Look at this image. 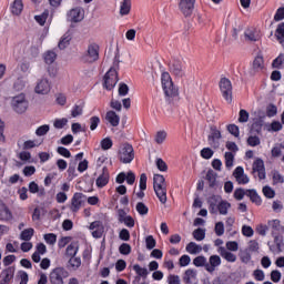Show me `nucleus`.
Listing matches in <instances>:
<instances>
[{"label": "nucleus", "instance_id": "f257e3e1", "mask_svg": "<svg viewBox=\"0 0 284 284\" xmlns=\"http://www.w3.org/2000/svg\"><path fill=\"white\" fill-rule=\"evenodd\" d=\"M153 190L162 205L168 203V185L165 184V176L161 174H154L153 176Z\"/></svg>", "mask_w": 284, "mask_h": 284}, {"label": "nucleus", "instance_id": "f03ea898", "mask_svg": "<svg viewBox=\"0 0 284 284\" xmlns=\"http://www.w3.org/2000/svg\"><path fill=\"white\" fill-rule=\"evenodd\" d=\"M161 83L165 97H179V89L174 87V82H172V77L169 72L162 73Z\"/></svg>", "mask_w": 284, "mask_h": 284}, {"label": "nucleus", "instance_id": "7ed1b4c3", "mask_svg": "<svg viewBox=\"0 0 284 284\" xmlns=\"http://www.w3.org/2000/svg\"><path fill=\"white\" fill-rule=\"evenodd\" d=\"M118 159L121 163L128 164L134 161V148L130 143H125L118 152Z\"/></svg>", "mask_w": 284, "mask_h": 284}, {"label": "nucleus", "instance_id": "20e7f679", "mask_svg": "<svg viewBox=\"0 0 284 284\" xmlns=\"http://www.w3.org/2000/svg\"><path fill=\"white\" fill-rule=\"evenodd\" d=\"M70 276L68 270L63 267L53 268L49 275V281L51 284H65V278Z\"/></svg>", "mask_w": 284, "mask_h": 284}, {"label": "nucleus", "instance_id": "39448f33", "mask_svg": "<svg viewBox=\"0 0 284 284\" xmlns=\"http://www.w3.org/2000/svg\"><path fill=\"white\" fill-rule=\"evenodd\" d=\"M81 61L92 64L99 61V44L91 43L88 45L87 52L81 57Z\"/></svg>", "mask_w": 284, "mask_h": 284}, {"label": "nucleus", "instance_id": "423d86ee", "mask_svg": "<svg viewBox=\"0 0 284 284\" xmlns=\"http://www.w3.org/2000/svg\"><path fill=\"white\" fill-rule=\"evenodd\" d=\"M11 108L18 114H23V112L28 110V100L26 99V94L20 93L19 95L13 97L11 100Z\"/></svg>", "mask_w": 284, "mask_h": 284}, {"label": "nucleus", "instance_id": "0eeeda50", "mask_svg": "<svg viewBox=\"0 0 284 284\" xmlns=\"http://www.w3.org/2000/svg\"><path fill=\"white\" fill-rule=\"evenodd\" d=\"M219 88L223 99L227 103H232V81H230L227 78H221Z\"/></svg>", "mask_w": 284, "mask_h": 284}, {"label": "nucleus", "instance_id": "6e6552de", "mask_svg": "<svg viewBox=\"0 0 284 284\" xmlns=\"http://www.w3.org/2000/svg\"><path fill=\"white\" fill-rule=\"evenodd\" d=\"M116 83H119V73L116 69L112 67L105 74H104V88L105 90H114Z\"/></svg>", "mask_w": 284, "mask_h": 284}, {"label": "nucleus", "instance_id": "1a4fd4ad", "mask_svg": "<svg viewBox=\"0 0 284 284\" xmlns=\"http://www.w3.org/2000/svg\"><path fill=\"white\" fill-rule=\"evenodd\" d=\"M221 139H223L221 131L216 126H211V132L207 136L209 145L216 150L217 148L221 146Z\"/></svg>", "mask_w": 284, "mask_h": 284}, {"label": "nucleus", "instance_id": "9d476101", "mask_svg": "<svg viewBox=\"0 0 284 284\" xmlns=\"http://www.w3.org/2000/svg\"><path fill=\"white\" fill-rule=\"evenodd\" d=\"M83 203H85V194L83 193H74L71 199V204L69 206V210L73 212V214H77L79 210H81Z\"/></svg>", "mask_w": 284, "mask_h": 284}, {"label": "nucleus", "instance_id": "9b49d317", "mask_svg": "<svg viewBox=\"0 0 284 284\" xmlns=\"http://www.w3.org/2000/svg\"><path fill=\"white\" fill-rule=\"evenodd\" d=\"M169 70L174 77H179L180 79L185 77V69H183V62L178 59H173L170 61Z\"/></svg>", "mask_w": 284, "mask_h": 284}, {"label": "nucleus", "instance_id": "f8f14e48", "mask_svg": "<svg viewBox=\"0 0 284 284\" xmlns=\"http://www.w3.org/2000/svg\"><path fill=\"white\" fill-rule=\"evenodd\" d=\"M0 221L2 223H10L14 221V215L12 214V211L3 201H0Z\"/></svg>", "mask_w": 284, "mask_h": 284}, {"label": "nucleus", "instance_id": "ddd939ff", "mask_svg": "<svg viewBox=\"0 0 284 284\" xmlns=\"http://www.w3.org/2000/svg\"><path fill=\"white\" fill-rule=\"evenodd\" d=\"M233 176L239 185H247L250 178L245 174L243 166H236L233 171Z\"/></svg>", "mask_w": 284, "mask_h": 284}, {"label": "nucleus", "instance_id": "4468645a", "mask_svg": "<svg viewBox=\"0 0 284 284\" xmlns=\"http://www.w3.org/2000/svg\"><path fill=\"white\" fill-rule=\"evenodd\" d=\"M194 3L196 0H180L179 8L184 17H191L194 12Z\"/></svg>", "mask_w": 284, "mask_h": 284}, {"label": "nucleus", "instance_id": "2eb2a0df", "mask_svg": "<svg viewBox=\"0 0 284 284\" xmlns=\"http://www.w3.org/2000/svg\"><path fill=\"white\" fill-rule=\"evenodd\" d=\"M84 17L85 14L83 12V9L78 7L69 11L68 21H71V23H79L83 21Z\"/></svg>", "mask_w": 284, "mask_h": 284}, {"label": "nucleus", "instance_id": "dca6fc26", "mask_svg": "<svg viewBox=\"0 0 284 284\" xmlns=\"http://www.w3.org/2000/svg\"><path fill=\"white\" fill-rule=\"evenodd\" d=\"M108 183H110V171L108 170V166H104L102 168V173L95 180V185L101 190L102 187H105Z\"/></svg>", "mask_w": 284, "mask_h": 284}, {"label": "nucleus", "instance_id": "f3484780", "mask_svg": "<svg viewBox=\"0 0 284 284\" xmlns=\"http://www.w3.org/2000/svg\"><path fill=\"white\" fill-rule=\"evenodd\" d=\"M89 230L92 231L93 239H101L103 236V232H105V227L101 221H94L90 224Z\"/></svg>", "mask_w": 284, "mask_h": 284}, {"label": "nucleus", "instance_id": "a211bd4d", "mask_svg": "<svg viewBox=\"0 0 284 284\" xmlns=\"http://www.w3.org/2000/svg\"><path fill=\"white\" fill-rule=\"evenodd\" d=\"M133 271L135 272L136 276L133 280V284L141 283V278H148L150 271L146 267H143L139 264L133 265Z\"/></svg>", "mask_w": 284, "mask_h": 284}, {"label": "nucleus", "instance_id": "6ab92c4d", "mask_svg": "<svg viewBox=\"0 0 284 284\" xmlns=\"http://www.w3.org/2000/svg\"><path fill=\"white\" fill-rule=\"evenodd\" d=\"M14 266H8L7 268L2 270L0 274V284H10V281L14 278Z\"/></svg>", "mask_w": 284, "mask_h": 284}, {"label": "nucleus", "instance_id": "aec40b11", "mask_svg": "<svg viewBox=\"0 0 284 284\" xmlns=\"http://www.w3.org/2000/svg\"><path fill=\"white\" fill-rule=\"evenodd\" d=\"M263 70H265V60L263 55H257L253 61L251 74H258V72H263Z\"/></svg>", "mask_w": 284, "mask_h": 284}, {"label": "nucleus", "instance_id": "412c9836", "mask_svg": "<svg viewBox=\"0 0 284 284\" xmlns=\"http://www.w3.org/2000/svg\"><path fill=\"white\" fill-rule=\"evenodd\" d=\"M219 266H221V256L211 255L209 257V262H206V272H209V274H213V272H216V267Z\"/></svg>", "mask_w": 284, "mask_h": 284}, {"label": "nucleus", "instance_id": "4be33fe9", "mask_svg": "<svg viewBox=\"0 0 284 284\" xmlns=\"http://www.w3.org/2000/svg\"><path fill=\"white\" fill-rule=\"evenodd\" d=\"M34 90L37 94H49L52 87L50 85V81L48 79H42L37 83Z\"/></svg>", "mask_w": 284, "mask_h": 284}, {"label": "nucleus", "instance_id": "5701e85b", "mask_svg": "<svg viewBox=\"0 0 284 284\" xmlns=\"http://www.w3.org/2000/svg\"><path fill=\"white\" fill-rule=\"evenodd\" d=\"M48 252V247L43 243H38L36 245V251L32 254L31 258L33 263H41V256Z\"/></svg>", "mask_w": 284, "mask_h": 284}, {"label": "nucleus", "instance_id": "b1692460", "mask_svg": "<svg viewBox=\"0 0 284 284\" xmlns=\"http://www.w3.org/2000/svg\"><path fill=\"white\" fill-rule=\"evenodd\" d=\"M216 179H219V173L210 169L206 172L205 180L207 181L209 187H211V190H216V187H219V181H216Z\"/></svg>", "mask_w": 284, "mask_h": 284}, {"label": "nucleus", "instance_id": "393cba45", "mask_svg": "<svg viewBox=\"0 0 284 284\" xmlns=\"http://www.w3.org/2000/svg\"><path fill=\"white\" fill-rule=\"evenodd\" d=\"M253 172H257L260 181L265 179V162L262 159H257L253 163Z\"/></svg>", "mask_w": 284, "mask_h": 284}, {"label": "nucleus", "instance_id": "a878e982", "mask_svg": "<svg viewBox=\"0 0 284 284\" xmlns=\"http://www.w3.org/2000/svg\"><path fill=\"white\" fill-rule=\"evenodd\" d=\"M221 201H223L221 195H211L207 199L210 214H216V207H219V203H221Z\"/></svg>", "mask_w": 284, "mask_h": 284}, {"label": "nucleus", "instance_id": "bb28decb", "mask_svg": "<svg viewBox=\"0 0 284 284\" xmlns=\"http://www.w3.org/2000/svg\"><path fill=\"white\" fill-rule=\"evenodd\" d=\"M217 253L220 254V256H222V258L227 261V263H236V255L234 253L227 251V248H225V246H220L217 248Z\"/></svg>", "mask_w": 284, "mask_h": 284}, {"label": "nucleus", "instance_id": "cd10ccee", "mask_svg": "<svg viewBox=\"0 0 284 284\" xmlns=\"http://www.w3.org/2000/svg\"><path fill=\"white\" fill-rule=\"evenodd\" d=\"M105 120L110 123V125H112V128H116L119 126V123H121V118L114 111L106 112Z\"/></svg>", "mask_w": 284, "mask_h": 284}, {"label": "nucleus", "instance_id": "c85d7f7f", "mask_svg": "<svg viewBox=\"0 0 284 284\" xmlns=\"http://www.w3.org/2000/svg\"><path fill=\"white\" fill-rule=\"evenodd\" d=\"M232 207V204L227 202V200H222L216 207V214H221L222 216H227V212Z\"/></svg>", "mask_w": 284, "mask_h": 284}, {"label": "nucleus", "instance_id": "c756f323", "mask_svg": "<svg viewBox=\"0 0 284 284\" xmlns=\"http://www.w3.org/2000/svg\"><path fill=\"white\" fill-rule=\"evenodd\" d=\"M244 37L247 41H258L261 39V33H258V30L254 28L246 29L244 32Z\"/></svg>", "mask_w": 284, "mask_h": 284}, {"label": "nucleus", "instance_id": "7c9ffc66", "mask_svg": "<svg viewBox=\"0 0 284 284\" xmlns=\"http://www.w3.org/2000/svg\"><path fill=\"white\" fill-rule=\"evenodd\" d=\"M10 11L14 17H19L23 12V0H14L10 6Z\"/></svg>", "mask_w": 284, "mask_h": 284}, {"label": "nucleus", "instance_id": "2f4dec72", "mask_svg": "<svg viewBox=\"0 0 284 284\" xmlns=\"http://www.w3.org/2000/svg\"><path fill=\"white\" fill-rule=\"evenodd\" d=\"M77 254H79V244L77 242H72L67 246L65 256L67 258H72Z\"/></svg>", "mask_w": 284, "mask_h": 284}, {"label": "nucleus", "instance_id": "473e14b6", "mask_svg": "<svg viewBox=\"0 0 284 284\" xmlns=\"http://www.w3.org/2000/svg\"><path fill=\"white\" fill-rule=\"evenodd\" d=\"M187 254H201L203 252V247L196 242H190L185 247Z\"/></svg>", "mask_w": 284, "mask_h": 284}, {"label": "nucleus", "instance_id": "72a5a7b5", "mask_svg": "<svg viewBox=\"0 0 284 284\" xmlns=\"http://www.w3.org/2000/svg\"><path fill=\"white\" fill-rule=\"evenodd\" d=\"M43 60L47 65H52L57 61V52L54 50H49L43 53Z\"/></svg>", "mask_w": 284, "mask_h": 284}, {"label": "nucleus", "instance_id": "f704fd0d", "mask_svg": "<svg viewBox=\"0 0 284 284\" xmlns=\"http://www.w3.org/2000/svg\"><path fill=\"white\" fill-rule=\"evenodd\" d=\"M70 41H72V36L70 32H67L62 36L61 40L58 43V48L60 50H65L67 47L70 45Z\"/></svg>", "mask_w": 284, "mask_h": 284}, {"label": "nucleus", "instance_id": "c9c22d12", "mask_svg": "<svg viewBox=\"0 0 284 284\" xmlns=\"http://www.w3.org/2000/svg\"><path fill=\"white\" fill-rule=\"evenodd\" d=\"M130 10H132V0H123L120 4V14L125 17L130 14Z\"/></svg>", "mask_w": 284, "mask_h": 284}, {"label": "nucleus", "instance_id": "e433bc0d", "mask_svg": "<svg viewBox=\"0 0 284 284\" xmlns=\"http://www.w3.org/2000/svg\"><path fill=\"white\" fill-rule=\"evenodd\" d=\"M194 280H196V271L193 268L186 270L183 275V282L185 284H192Z\"/></svg>", "mask_w": 284, "mask_h": 284}, {"label": "nucleus", "instance_id": "4c0bfd02", "mask_svg": "<svg viewBox=\"0 0 284 284\" xmlns=\"http://www.w3.org/2000/svg\"><path fill=\"white\" fill-rule=\"evenodd\" d=\"M246 196L252 201V203H255V205H261L262 200L256 190H246Z\"/></svg>", "mask_w": 284, "mask_h": 284}, {"label": "nucleus", "instance_id": "58836bf2", "mask_svg": "<svg viewBox=\"0 0 284 284\" xmlns=\"http://www.w3.org/2000/svg\"><path fill=\"white\" fill-rule=\"evenodd\" d=\"M193 265L195 267H204L207 271V257L199 255L193 260Z\"/></svg>", "mask_w": 284, "mask_h": 284}, {"label": "nucleus", "instance_id": "ea45409f", "mask_svg": "<svg viewBox=\"0 0 284 284\" xmlns=\"http://www.w3.org/2000/svg\"><path fill=\"white\" fill-rule=\"evenodd\" d=\"M32 236H34V229L29 227L21 232L20 234V241H32Z\"/></svg>", "mask_w": 284, "mask_h": 284}, {"label": "nucleus", "instance_id": "a19ab883", "mask_svg": "<svg viewBox=\"0 0 284 284\" xmlns=\"http://www.w3.org/2000/svg\"><path fill=\"white\" fill-rule=\"evenodd\" d=\"M263 132V120H257L251 125V134H261Z\"/></svg>", "mask_w": 284, "mask_h": 284}, {"label": "nucleus", "instance_id": "79ce46f5", "mask_svg": "<svg viewBox=\"0 0 284 284\" xmlns=\"http://www.w3.org/2000/svg\"><path fill=\"white\" fill-rule=\"evenodd\" d=\"M275 37L278 43H284V22L280 23L275 30Z\"/></svg>", "mask_w": 284, "mask_h": 284}, {"label": "nucleus", "instance_id": "37998d69", "mask_svg": "<svg viewBox=\"0 0 284 284\" xmlns=\"http://www.w3.org/2000/svg\"><path fill=\"white\" fill-rule=\"evenodd\" d=\"M273 185H278L284 183V176L281 172L274 170L272 171Z\"/></svg>", "mask_w": 284, "mask_h": 284}, {"label": "nucleus", "instance_id": "c03bdc74", "mask_svg": "<svg viewBox=\"0 0 284 284\" xmlns=\"http://www.w3.org/2000/svg\"><path fill=\"white\" fill-rule=\"evenodd\" d=\"M135 210H136L138 214H140V216H145L148 214V212H150V209L143 202H139L135 205Z\"/></svg>", "mask_w": 284, "mask_h": 284}, {"label": "nucleus", "instance_id": "a18cd8bd", "mask_svg": "<svg viewBox=\"0 0 284 284\" xmlns=\"http://www.w3.org/2000/svg\"><path fill=\"white\" fill-rule=\"evenodd\" d=\"M101 123V118L93 115L89 119V125H90V131L94 132L97 128H99V124Z\"/></svg>", "mask_w": 284, "mask_h": 284}, {"label": "nucleus", "instance_id": "49530a36", "mask_svg": "<svg viewBox=\"0 0 284 284\" xmlns=\"http://www.w3.org/2000/svg\"><path fill=\"white\" fill-rule=\"evenodd\" d=\"M226 130L230 134H232V136H235V139H239V136H241V130L236 124H229L226 126Z\"/></svg>", "mask_w": 284, "mask_h": 284}, {"label": "nucleus", "instance_id": "de8ad7c7", "mask_svg": "<svg viewBox=\"0 0 284 284\" xmlns=\"http://www.w3.org/2000/svg\"><path fill=\"white\" fill-rule=\"evenodd\" d=\"M284 63V53H280L278 57H276L272 62V68H275L276 70H281Z\"/></svg>", "mask_w": 284, "mask_h": 284}, {"label": "nucleus", "instance_id": "09e8293b", "mask_svg": "<svg viewBox=\"0 0 284 284\" xmlns=\"http://www.w3.org/2000/svg\"><path fill=\"white\" fill-rule=\"evenodd\" d=\"M43 240L47 243V245H57V234L54 233L44 234Z\"/></svg>", "mask_w": 284, "mask_h": 284}, {"label": "nucleus", "instance_id": "8fccbe9b", "mask_svg": "<svg viewBox=\"0 0 284 284\" xmlns=\"http://www.w3.org/2000/svg\"><path fill=\"white\" fill-rule=\"evenodd\" d=\"M83 114V105L82 104H74L71 109V116L72 119H77V116H81Z\"/></svg>", "mask_w": 284, "mask_h": 284}, {"label": "nucleus", "instance_id": "3c124183", "mask_svg": "<svg viewBox=\"0 0 284 284\" xmlns=\"http://www.w3.org/2000/svg\"><path fill=\"white\" fill-rule=\"evenodd\" d=\"M225 159V166L230 170V168L234 166V153L233 152H226L224 154Z\"/></svg>", "mask_w": 284, "mask_h": 284}, {"label": "nucleus", "instance_id": "603ef678", "mask_svg": "<svg viewBox=\"0 0 284 284\" xmlns=\"http://www.w3.org/2000/svg\"><path fill=\"white\" fill-rule=\"evenodd\" d=\"M271 234H281V221L273 220L271 223Z\"/></svg>", "mask_w": 284, "mask_h": 284}, {"label": "nucleus", "instance_id": "864d4df0", "mask_svg": "<svg viewBox=\"0 0 284 284\" xmlns=\"http://www.w3.org/2000/svg\"><path fill=\"white\" fill-rule=\"evenodd\" d=\"M262 192L266 199H274L276 196V191L268 185L264 186Z\"/></svg>", "mask_w": 284, "mask_h": 284}, {"label": "nucleus", "instance_id": "5fc2aeb1", "mask_svg": "<svg viewBox=\"0 0 284 284\" xmlns=\"http://www.w3.org/2000/svg\"><path fill=\"white\" fill-rule=\"evenodd\" d=\"M49 12L44 11L40 16H36L34 19L39 26H45V21H48Z\"/></svg>", "mask_w": 284, "mask_h": 284}, {"label": "nucleus", "instance_id": "6e6d98bb", "mask_svg": "<svg viewBox=\"0 0 284 284\" xmlns=\"http://www.w3.org/2000/svg\"><path fill=\"white\" fill-rule=\"evenodd\" d=\"M120 254H123V256H128L129 254L132 253V246L128 243H122L119 247Z\"/></svg>", "mask_w": 284, "mask_h": 284}, {"label": "nucleus", "instance_id": "4d7b16f0", "mask_svg": "<svg viewBox=\"0 0 284 284\" xmlns=\"http://www.w3.org/2000/svg\"><path fill=\"white\" fill-rule=\"evenodd\" d=\"M100 145H101L102 150L106 151V150H111V148H112V145H114V143L112 142V139L104 138L101 140Z\"/></svg>", "mask_w": 284, "mask_h": 284}, {"label": "nucleus", "instance_id": "13d9d810", "mask_svg": "<svg viewBox=\"0 0 284 284\" xmlns=\"http://www.w3.org/2000/svg\"><path fill=\"white\" fill-rule=\"evenodd\" d=\"M214 232L216 236H223V234H225V224H223V222H216Z\"/></svg>", "mask_w": 284, "mask_h": 284}, {"label": "nucleus", "instance_id": "bf43d9fd", "mask_svg": "<svg viewBox=\"0 0 284 284\" xmlns=\"http://www.w3.org/2000/svg\"><path fill=\"white\" fill-rule=\"evenodd\" d=\"M276 114H278V108H276V105L274 104H270L266 108V116H268V119H272L273 116H276Z\"/></svg>", "mask_w": 284, "mask_h": 284}, {"label": "nucleus", "instance_id": "052dcab7", "mask_svg": "<svg viewBox=\"0 0 284 284\" xmlns=\"http://www.w3.org/2000/svg\"><path fill=\"white\" fill-rule=\"evenodd\" d=\"M50 132V125L43 124L36 130L37 136H45Z\"/></svg>", "mask_w": 284, "mask_h": 284}, {"label": "nucleus", "instance_id": "680f3d73", "mask_svg": "<svg viewBox=\"0 0 284 284\" xmlns=\"http://www.w3.org/2000/svg\"><path fill=\"white\" fill-rule=\"evenodd\" d=\"M145 245L146 250H154V247H156V240H154V236L148 235L145 237Z\"/></svg>", "mask_w": 284, "mask_h": 284}, {"label": "nucleus", "instance_id": "e2e57ef3", "mask_svg": "<svg viewBox=\"0 0 284 284\" xmlns=\"http://www.w3.org/2000/svg\"><path fill=\"white\" fill-rule=\"evenodd\" d=\"M193 239H195V241H203L205 239V230H203V229L194 230Z\"/></svg>", "mask_w": 284, "mask_h": 284}, {"label": "nucleus", "instance_id": "0e129e2a", "mask_svg": "<svg viewBox=\"0 0 284 284\" xmlns=\"http://www.w3.org/2000/svg\"><path fill=\"white\" fill-rule=\"evenodd\" d=\"M18 281H20L19 284H28V281H30L28 272L26 271L18 272Z\"/></svg>", "mask_w": 284, "mask_h": 284}, {"label": "nucleus", "instance_id": "69168bd1", "mask_svg": "<svg viewBox=\"0 0 284 284\" xmlns=\"http://www.w3.org/2000/svg\"><path fill=\"white\" fill-rule=\"evenodd\" d=\"M69 264L71 265V267H73V270H79L80 265H81V257H69Z\"/></svg>", "mask_w": 284, "mask_h": 284}, {"label": "nucleus", "instance_id": "338daca9", "mask_svg": "<svg viewBox=\"0 0 284 284\" xmlns=\"http://www.w3.org/2000/svg\"><path fill=\"white\" fill-rule=\"evenodd\" d=\"M201 156L202 159L210 160L212 156H214V151L210 148H204L201 150Z\"/></svg>", "mask_w": 284, "mask_h": 284}, {"label": "nucleus", "instance_id": "774afa93", "mask_svg": "<svg viewBox=\"0 0 284 284\" xmlns=\"http://www.w3.org/2000/svg\"><path fill=\"white\" fill-rule=\"evenodd\" d=\"M168 284H181V277L179 275L170 274L166 278Z\"/></svg>", "mask_w": 284, "mask_h": 284}]
</instances>
